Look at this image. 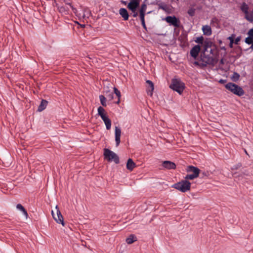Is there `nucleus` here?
Segmentation results:
<instances>
[{"label": "nucleus", "mask_w": 253, "mask_h": 253, "mask_svg": "<svg viewBox=\"0 0 253 253\" xmlns=\"http://www.w3.org/2000/svg\"><path fill=\"white\" fill-rule=\"evenodd\" d=\"M113 89H114V93H115L116 95H117V96L118 97V100L117 101V103L119 104L120 101V98L121 96V92L116 87H114Z\"/></svg>", "instance_id": "obj_29"}, {"label": "nucleus", "mask_w": 253, "mask_h": 253, "mask_svg": "<svg viewBox=\"0 0 253 253\" xmlns=\"http://www.w3.org/2000/svg\"><path fill=\"white\" fill-rule=\"evenodd\" d=\"M194 64L195 65H198V63L197 62H196V61L194 62Z\"/></svg>", "instance_id": "obj_42"}, {"label": "nucleus", "mask_w": 253, "mask_h": 253, "mask_svg": "<svg viewBox=\"0 0 253 253\" xmlns=\"http://www.w3.org/2000/svg\"><path fill=\"white\" fill-rule=\"evenodd\" d=\"M252 45L251 46L250 48L253 50V42L251 43Z\"/></svg>", "instance_id": "obj_41"}, {"label": "nucleus", "mask_w": 253, "mask_h": 253, "mask_svg": "<svg viewBox=\"0 0 253 253\" xmlns=\"http://www.w3.org/2000/svg\"><path fill=\"white\" fill-rule=\"evenodd\" d=\"M165 20L170 25L175 27L179 26V20L175 16H167L165 18Z\"/></svg>", "instance_id": "obj_8"}, {"label": "nucleus", "mask_w": 253, "mask_h": 253, "mask_svg": "<svg viewBox=\"0 0 253 253\" xmlns=\"http://www.w3.org/2000/svg\"><path fill=\"white\" fill-rule=\"evenodd\" d=\"M240 9L245 14H248L252 10L250 9L249 5L245 2H243L240 6Z\"/></svg>", "instance_id": "obj_18"}, {"label": "nucleus", "mask_w": 253, "mask_h": 253, "mask_svg": "<svg viewBox=\"0 0 253 253\" xmlns=\"http://www.w3.org/2000/svg\"><path fill=\"white\" fill-rule=\"evenodd\" d=\"M136 166L135 163L131 159H128L126 163V168L128 170L132 171Z\"/></svg>", "instance_id": "obj_16"}, {"label": "nucleus", "mask_w": 253, "mask_h": 253, "mask_svg": "<svg viewBox=\"0 0 253 253\" xmlns=\"http://www.w3.org/2000/svg\"><path fill=\"white\" fill-rule=\"evenodd\" d=\"M56 214L54 213L53 211H51V214L53 218L57 223L61 224L62 226H64V222L63 217L58 208V206L55 207Z\"/></svg>", "instance_id": "obj_7"}, {"label": "nucleus", "mask_w": 253, "mask_h": 253, "mask_svg": "<svg viewBox=\"0 0 253 253\" xmlns=\"http://www.w3.org/2000/svg\"><path fill=\"white\" fill-rule=\"evenodd\" d=\"M240 41V37H237L235 40V42H234L236 43V44H238L239 42Z\"/></svg>", "instance_id": "obj_38"}, {"label": "nucleus", "mask_w": 253, "mask_h": 253, "mask_svg": "<svg viewBox=\"0 0 253 253\" xmlns=\"http://www.w3.org/2000/svg\"><path fill=\"white\" fill-rule=\"evenodd\" d=\"M105 159L108 161H114L116 164L119 163V159L118 156L113 151L105 149L104 152Z\"/></svg>", "instance_id": "obj_6"}, {"label": "nucleus", "mask_w": 253, "mask_h": 253, "mask_svg": "<svg viewBox=\"0 0 253 253\" xmlns=\"http://www.w3.org/2000/svg\"><path fill=\"white\" fill-rule=\"evenodd\" d=\"M212 43V42L209 40L205 41L203 44L204 46L205 50H207L209 47H211Z\"/></svg>", "instance_id": "obj_27"}, {"label": "nucleus", "mask_w": 253, "mask_h": 253, "mask_svg": "<svg viewBox=\"0 0 253 253\" xmlns=\"http://www.w3.org/2000/svg\"><path fill=\"white\" fill-rule=\"evenodd\" d=\"M188 14L191 16L194 14V11L193 9H190L188 12Z\"/></svg>", "instance_id": "obj_37"}, {"label": "nucleus", "mask_w": 253, "mask_h": 253, "mask_svg": "<svg viewBox=\"0 0 253 253\" xmlns=\"http://www.w3.org/2000/svg\"><path fill=\"white\" fill-rule=\"evenodd\" d=\"M245 18L250 22H253V9H252L248 14H245Z\"/></svg>", "instance_id": "obj_24"}, {"label": "nucleus", "mask_w": 253, "mask_h": 253, "mask_svg": "<svg viewBox=\"0 0 253 253\" xmlns=\"http://www.w3.org/2000/svg\"><path fill=\"white\" fill-rule=\"evenodd\" d=\"M99 99L100 100L101 104L103 106H106V98L103 95H100L99 96Z\"/></svg>", "instance_id": "obj_30"}, {"label": "nucleus", "mask_w": 253, "mask_h": 253, "mask_svg": "<svg viewBox=\"0 0 253 253\" xmlns=\"http://www.w3.org/2000/svg\"><path fill=\"white\" fill-rule=\"evenodd\" d=\"M69 4H71L70 3H67L65 6H58V9L60 12L64 14H67V11L69 10V8L71 7V6L69 5Z\"/></svg>", "instance_id": "obj_20"}, {"label": "nucleus", "mask_w": 253, "mask_h": 253, "mask_svg": "<svg viewBox=\"0 0 253 253\" xmlns=\"http://www.w3.org/2000/svg\"><path fill=\"white\" fill-rule=\"evenodd\" d=\"M140 3V0H130L128 3L127 7L131 11H134L136 10Z\"/></svg>", "instance_id": "obj_11"}, {"label": "nucleus", "mask_w": 253, "mask_h": 253, "mask_svg": "<svg viewBox=\"0 0 253 253\" xmlns=\"http://www.w3.org/2000/svg\"><path fill=\"white\" fill-rule=\"evenodd\" d=\"M234 35H232L228 38V39L230 41L229 46L232 48L233 47V43L234 42Z\"/></svg>", "instance_id": "obj_33"}, {"label": "nucleus", "mask_w": 253, "mask_h": 253, "mask_svg": "<svg viewBox=\"0 0 253 253\" xmlns=\"http://www.w3.org/2000/svg\"><path fill=\"white\" fill-rule=\"evenodd\" d=\"M136 240H137L136 237L135 236H134V235L131 234L126 239V241L127 243V244H131L133 243V242H134L135 241H136Z\"/></svg>", "instance_id": "obj_21"}, {"label": "nucleus", "mask_w": 253, "mask_h": 253, "mask_svg": "<svg viewBox=\"0 0 253 253\" xmlns=\"http://www.w3.org/2000/svg\"><path fill=\"white\" fill-rule=\"evenodd\" d=\"M121 129L118 126H115V141L116 143V146H119L121 140Z\"/></svg>", "instance_id": "obj_12"}, {"label": "nucleus", "mask_w": 253, "mask_h": 253, "mask_svg": "<svg viewBox=\"0 0 253 253\" xmlns=\"http://www.w3.org/2000/svg\"><path fill=\"white\" fill-rule=\"evenodd\" d=\"M225 87L231 92L238 96H242L245 93L242 87L232 83L227 84Z\"/></svg>", "instance_id": "obj_5"}, {"label": "nucleus", "mask_w": 253, "mask_h": 253, "mask_svg": "<svg viewBox=\"0 0 253 253\" xmlns=\"http://www.w3.org/2000/svg\"><path fill=\"white\" fill-rule=\"evenodd\" d=\"M98 114L100 116L102 120L103 121L106 129L109 130L111 127V122L110 119L108 118V116L105 112V109L100 106L97 109Z\"/></svg>", "instance_id": "obj_1"}, {"label": "nucleus", "mask_w": 253, "mask_h": 253, "mask_svg": "<svg viewBox=\"0 0 253 253\" xmlns=\"http://www.w3.org/2000/svg\"><path fill=\"white\" fill-rule=\"evenodd\" d=\"M119 13L125 20H127L128 18V14L126 9L121 8L119 10Z\"/></svg>", "instance_id": "obj_19"}, {"label": "nucleus", "mask_w": 253, "mask_h": 253, "mask_svg": "<svg viewBox=\"0 0 253 253\" xmlns=\"http://www.w3.org/2000/svg\"><path fill=\"white\" fill-rule=\"evenodd\" d=\"M201 50V47L199 45H196L192 47L190 51V55L196 59L198 57L199 53Z\"/></svg>", "instance_id": "obj_9"}, {"label": "nucleus", "mask_w": 253, "mask_h": 253, "mask_svg": "<svg viewBox=\"0 0 253 253\" xmlns=\"http://www.w3.org/2000/svg\"><path fill=\"white\" fill-rule=\"evenodd\" d=\"M16 208L17 210L22 211L23 214L25 215L26 218H27L28 215V213L22 205L20 204H17L16 206Z\"/></svg>", "instance_id": "obj_25"}, {"label": "nucleus", "mask_w": 253, "mask_h": 253, "mask_svg": "<svg viewBox=\"0 0 253 253\" xmlns=\"http://www.w3.org/2000/svg\"><path fill=\"white\" fill-rule=\"evenodd\" d=\"M195 42L198 44H203L204 42V38L202 36L197 37L196 38Z\"/></svg>", "instance_id": "obj_31"}, {"label": "nucleus", "mask_w": 253, "mask_h": 253, "mask_svg": "<svg viewBox=\"0 0 253 253\" xmlns=\"http://www.w3.org/2000/svg\"><path fill=\"white\" fill-rule=\"evenodd\" d=\"M170 87L181 94L185 88V85L179 79H174L171 81Z\"/></svg>", "instance_id": "obj_2"}, {"label": "nucleus", "mask_w": 253, "mask_h": 253, "mask_svg": "<svg viewBox=\"0 0 253 253\" xmlns=\"http://www.w3.org/2000/svg\"><path fill=\"white\" fill-rule=\"evenodd\" d=\"M162 165L163 167L168 169H173L176 168V165L174 163L169 161H164Z\"/></svg>", "instance_id": "obj_14"}, {"label": "nucleus", "mask_w": 253, "mask_h": 253, "mask_svg": "<svg viewBox=\"0 0 253 253\" xmlns=\"http://www.w3.org/2000/svg\"><path fill=\"white\" fill-rule=\"evenodd\" d=\"M104 92L105 95L110 100H112L113 99V92L112 91H110V90H105Z\"/></svg>", "instance_id": "obj_26"}, {"label": "nucleus", "mask_w": 253, "mask_h": 253, "mask_svg": "<svg viewBox=\"0 0 253 253\" xmlns=\"http://www.w3.org/2000/svg\"><path fill=\"white\" fill-rule=\"evenodd\" d=\"M160 8L162 9L163 10L167 11L169 9V7L166 5H161L160 6Z\"/></svg>", "instance_id": "obj_35"}, {"label": "nucleus", "mask_w": 253, "mask_h": 253, "mask_svg": "<svg viewBox=\"0 0 253 253\" xmlns=\"http://www.w3.org/2000/svg\"><path fill=\"white\" fill-rule=\"evenodd\" d=\"M172 187L182 192H185L190 189L191 183L186 180H182L174 184Z\"/></svg>", "instance_id": "obj_4"}, {"label": "nucleus", "mask_w": 253, "mask_h": 253, "mask_svg": "<svg viewBox=\"0 0 253 253\" xmlns=\"http://www.w3.org/2000/svg\"><path fill=\"white\" fill-rule=\"evenodd\" d=\"M47 101H46V100H42L41 101V103L38 107V111L39 112L42 111V110H43L44 109H45V108L47 106Z\"/></svg>", "instance_id": "obj_22"}, {"label": "nucleus", "mask_w": 253, "mask_h": 253, "mask_svg": "<svg viewBox=\"0 0 253 253\" xmlns=\"http://www.w3.org/2000/svg\"><path fill=\"white\" fill-rule=\"evenodd\" d=\"M81 26L82 27H84L85 26V25H81Z\"/></svg>", "instance_id": "obj_45"}, {"label": "nucleus", "mask_w": 253, "mask_h": 253, "mask_svg": "<svg viewBox=\"0 0 253 253\" xmlns=\"http://www.w3.org/2000/svg\"><path fill=\"white\" fill-rule=\"evenodd\" d=\"M202 29L205 35L210 36L212 34L211 29L209 25L203 26Z\"/></svg>", "instance_id": "obj_17"}, {"label": "nucleus", "mask_w": 253, "mask_h": 253, "mask_svg": "<svg viewBox=\"0 0 253 253\" xmlns=\"http://www.w3.org/2000/svg\"><path fill=\"white\" fill-rule=\"evenodd\" d=\"M79 12L80 13H81V14H83V11H82V10H81V12H80V11H79Z\"/></svg>", "instance_id": "obj_43"}, {"label": "nucleus", "mask_w": 253, "mask_h": 253, "mask_svg": "<svg viewBox=\"0 0 253 253\" xmlns=\"http://www.w3.org/2000/svg\"><path fill=\"white\" fill-rule=\"evenodd\" d=\"M144 17H145V14H140V18L141 22H145Z\"/></svg>", "instance_id": "obj_36"}, {"label": "nucleus", "mask_w": 253, "mask_h": 253, "mask_svg": "<svg viewBox=\"0 0 253 253\" xmlns=\"http://www.w3.org/2000/svg\"><path fill=\"white\" fill-rule=\"evenodd\" d=\"M221 49H223V50H225V47H221Z\"/></svg>", "instance_id": "obj_44"}, {"label": "nucleus", "mask_w": 253, "mask_h": 253, "mask_svg": "<svg viewBox=\"0 0 253 253\" xmlns=\"http://www.w3.org/2000/svg\"><path fill=\"white\" fill-rule=\"evenodd\" d=\"M147 5L146 4H143L141 5L140 10V14H145V11L146 10Z\"/></svg>", "instance_id": "obj_32"}, {"label": "nucleus", "mask_w": 253, "mask_h": 253, "mask_svg": "<svg viewBox=\"0 0 253 253\" xmlns=\"http://www.w3.org/2000/svg\"><path fill=\"white\" fill-rule=\"evenodd\" d=\"M69 5L71 6L74 13L80 20H86L91 15V12L87 8H82V10L83 12V14H81V13H80L79 11L76 8L74 7L71 4H69Z\"/></svg>", "instance_id": "obj_3"}, {"label": "nucleus", "mask_w": 253, "mask_h": 253, "mask_svg": "<svg viewBox=\"0 0 253 253\" xmlns=\"http://www.w3.org/2000/svg\"><path fill=\"white\" fill-rule=\"evenodd\" d=\"M198 176H199L198 175H197L196 174L189 173V174H187L185 176V180H187V179L192 180V179H194L198 177Z\"/></svg>", "instance_id": "obj_28"}, {"label": "nucleus", "mask_w": 253, "mask_h": 253, "mask_svg": "<svg viewBox=\"0 0 253 253\" xmlns=\"http://www.w3.org/2000/svg\"><path fill=\"white\" fill-rule=\"evenodd\" d=\"M245 18L250 22H253V9H252L248 14H245Z\"/></svg>", "instance_id": "obj_23"}, {"label": "nucleus", "mask_w": 253, "mask_h": 253, "mask_svg": "<svg viewBox=\"0 0 253 253\" xmlns=\"http://www.w3.org/2000/svg\"><path fill=\"white\" fill-rule=\"evenodd\" d=\"M141 23H142V26L143 27V28H144L145 29H146V25H145V22H141Z\"/></svg>", "instance_id": "obj_40"}, {"label": "nucleus", "mask_w": 253, "mask_h": 253, "mask_svg": "<svg viewBox=\"0 0 253 253\" xmlns=\"http://www.w3.org/2000/svg\"><path fill=\"white\" fill-rule=\"evenodd\" d=\"M249 37L245 39V42L248 44H251L253 42V29H250L248 32Z\"/></svg>", "instance_id": "obj_15"}, {"label": "nucleus", "mask_w": 253, "mask_h": 253, "mask_svg": "<svg viewBox=\"0 0 253 253\" xmlns=\"http://www.w3.org/2000/svg\"><path fill=\"white\" fill-rule=\"evenodd\" d=\"M239 77H240V75H239V74L237 73H234L233 75V76L232 77V79L234 80V81H237L239 79Z\"/></svg>", "instance_id": "obj_34"}, {"label": "nucleus", "mask_w": 253, "mask_h": 253, "mask_svg": "<svg viewBox=\"0 0 253 253\" xmlns=\"http://www.w3.org/2000/svg\"><path fill=\"white\" fill-rule=\"evenodd\" d=\"M132 13H133V17H136V16H137L138 13H137V12H136V10H135L134 11H132Z\"/></svg>", "instance_id": "obj_39"}, {"label": "nucleus", "mask_w": 253, "mask_h": 253, "mask_svg": "<svg viewBox=\"0 0 253 253\" xmlns=\"http://www.w3.org/2000/svg\"><path fill=\"white\" fill-rule=\"evenodd\" d=\"M186 171L188 173H193L199 176L200 170L197 167L189 166L187 167Z\"/></svg>", "instance_id": "obj_13"}, {"label": "nucleus", "mask_w": 253, "mask_h": 253, "mask_svg": "<svg viewBox=\"0 0 253 253\" xmlns=\"http://www.w3.org/2000/svg\"><path fill=\"white\" fill-rule=\"evenodd\" d=\"M146 91L147 94L151 96L153 95V91L154 89V84L150 80H146Z\"/></svg>", "instance_id": "obj_10"}]
</instances>
